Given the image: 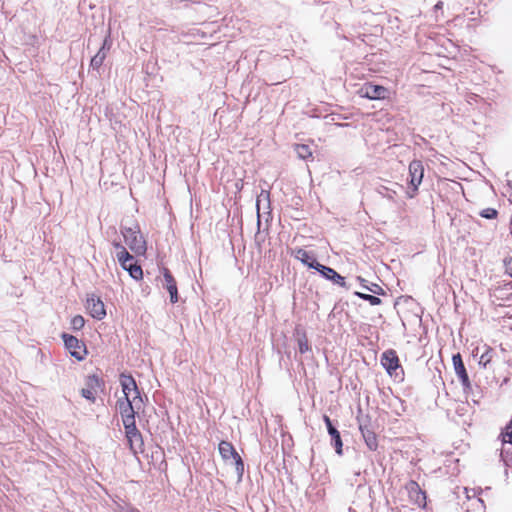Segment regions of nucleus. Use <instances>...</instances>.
<instances>
[{
    "label": "nucleus",
    "mask_w": 512,
    "mask_h": 512,
    "mask_svg": "<svg viewBox=\"0 0 512 512\" xmlns=\"http://www.w3.org/2000/svg\"><path fill=\"white\" fill-rule=\"evenodd\" d=\"M452 361H453L455 373L459 377L462 385L465 388L469 387L470 386V381H469V377H468V374L466 372L464 363L462 361L461 355L459 353L453 355Z\"/></svg>",
    "instance_id": "ddd939ff"
},
{
    "label": "nucleus",
    "mask_w": 512,
    "mask_h": 512,
    "mask_svg": "<svg viewBox=\"0 0 512 512\" xmlns=\"http://www.w3.org/2000/svg\"><path fill=\"white\" fill-rule=\"evenodd\" d=\"M365 288L375 294H380V292L383 291L382 288L376 284H373L371 287L365 286Z\"/></svg>",
    "instance_id": "7c9ffc66"
},
{
    "label": "nucleus",
    "mask_w": 512,
    "mask_h": 512,
    "mask_svg": "<svg viewBox=\"0 0 512 512\" xmlns=\"http://www.w3.org/2000/svg\"><path fill=\"white\" fill-rule=\"evenodd\" d=\"M466 491V496L467 498H471L472 496H475L476 492L474 489H471V490H468L467 488L465 489Z\"/></svg>",
    "instance_id": "2f4dec72"
},
{
    "label": "nucleus",
    "mask_w": 512,
    "mask_h": 512,
    "mask_svg": "<svg viewBox=\"0 0 512 512\" xmlns=\"http://www.w3.org/2000/svg\"><path fill=\"white\" fill-rule=\"evenodd\" d=\"M504 443L512 444V422L506 427L505 432L502 434Z\"/></svg>",
    "instance_id": "c85d7f7f"
},
{
    "label": "nucleus",
    "mask_w": 512,
    "mask_h": 512,
    "mask_svg": "<svg viewBox=\"0 0 512 512\" xmlns=\"http://www.w3.org/2000/svg\"><path fill=\"white\" fill-rule=\"evenodd\" d=\"M355 295L358 296L359 298L363 299V300L368 301L370 303V305H372V306H376V305H380L381 304V299L376 297V296H373V295H370V294L361 293V292H355Z\"/></svg>",
    "instance_id": "412c9836"
},
{
    "label": "nucleus",
    "mask_w": 512,
    "mask_h": 512,
    "mask_svg": "<svg viewBox=\"0 0 512 512\" xmlns=\"http://www.w3.org/2000/svg\"><path fill=\"white\" fill-rule=\"evenodd\" d=\"M381 364L390 375H397L396 371L400 367L399 359L394 350H387L381 356Z\"/></svg>",
    "instance_id": "0eeeda50"
},
{
    "label": "nucleus",
    "mask_w": 512,
    "mask_h": 512,
    "mask_svg": "<svg viewBox=\"0 0 512 512\" xmlns=\"http://www.w3.org/2000/svg\"><path fill=\"white\" fill-rule=\"evenodd\" d=\"M406 489L409 493L410 499L420 507H425L426 505V496L425 493L421 490L420 486L415 481H410Z\"/></svg>",
    "instance_id": "9b49d317"
},
{
    "label": "nucleus",
    "mask_w": 512,
    "mask_h": 512,
    "mask_svg": "<svg viewBox=\"0 0 512 512\" xmlns=\"http://www.w3.org/2000/svg\"><path fill=\"white\" fill-rule=\"evenodd\" d=\"M409 176H410V187L412 188V191L407 192V196L409 198H413L418 190V187L422 183L423 176H424V166L422 161L420 160H413L409 164Z\"/></svg>",
    "instance_id": "f03ea898"
},
{
    "label": "nucleus",
    "mask_w": 512,
    "mask_h": 512,
    "mask_svg": "<svg viewBox=\"0 0 512 512\" xmlns=\"http://www.w3.org/2000/svg\"><path fill=\"white\" fill-rule=\"evenodd\" d=\"M100 388V380L96 375L88 376L85 387L81 389V395L87 400L94 401L95 396Z\"/></svg>",
    "instance_id": "6e6552de"
},
{
    "label": "nucleus",
    "mask_w": 512,
    "mask_h": 512,
    "mask_svg": "<svg viewBox=\"0 0 512 512\" xmlns=\"http://www.w3.org/2000/svg\"><path fill=\"white\" fill-rule=\"evenodd\" d=\"M505 271L512 277V258L504 260Z\"/></svg>",
    "instance_id": "c756f323"
},
{
    "label": "nucleus",
    "mask_w": 512,
    "mask_h": 512,
    "mask_svg": "<svg viewBox=\"0 0 512 512\" xmlns=\"http://www.w3.org/2000/svg\"><path fill=\"white\" fill-rule=\"evenodd\" d=\"M86 309L93 318L98 320L103 319L106 315L103 302L94 294L88 295L86 299Z\"/></svg>",
    "instance_id": "39448f33"
},
{
    "label": "nucleus",
    "mask_w": 512,
    "mask_h": 512,
    "mask_svg": "<svg viewBox=\"0 0 512 512\" xmlns=\"http://www.w3.org/2000/svg\"><path fill=\"white\" fill-rule=\"evenodd\" d=\"M218 450L224 462L234 466L238 479L241 480L244 473V463L233 445L228 441H221Z\"/></svg>",
    "instance_id": "f257e3e1"
},
{
    "label": "nucleus",
    "mask_w": 512,
    "mask_h": 512,
    "mask_svg": "<svg viewBox=\"0 0 512 512\" xmlns=\"http://www.w3.org/2000/svg\"><path fill=\"white\" fill-rule=\"evenodd\" d=\"M298 347L301 354L306 353L309 350L308 341L305 335L298 338Z\"/></svg>",
    "instance_id": "bb28decb"
},
{
    "label": "nucleus",
    "mask_w": 512,
    "mask_h": 512,
    "mask_svg": "<svg viewBox=\"0 0 512 512\" xmlns=\"http://www.w3.org/2000/svg\"><path fill=\"white\" fill-rule=\"evenodd\" d=\"M294 257L301 261L303 264L307 265L310 268H313L316 270L317 264H319L315 257L311 255L309 252L302 248H298L294 251Z\"/></svg>",
    "instance_id": "f3484780"
},
{
    "label": "nucleus",
    "mask_w": 512,
    "mask_h": 512,
    "mask_svg": "<svg viewBox=\"0 0 512 512\" xmlns=\"http://www.w3.org/2000/svg\"><path fill=\"white\" fill-rule=\"evenodd\" d=\"M114 256L118 259L123 270L128 271V251L120 243H114Z\"/></svg>",
    "instance_id": "a211bd4d"
},
{
    "label": "nucleus",
    "mask_w": 512,
    "mask_h": 512,
    "mask_svg": "<svg viewBox=\"0 0 512 512\" xmlns=\"http://www.w3.org/2000/svg\"><path fill=\"white\" fill-rule=\"evenodd\" d=\"M128 378L121 374L120 382L122 386L123 397L119 398L117 402V409L119 410L124 426L125 436L128 437Z\"/></svg>",
    "instance_id": "7ed1b4c3"
},
{
    "label": "nucleus",
    "mask_w": 512,
    "mask_h": 512,
    "mask_svg": "<svg viewBox=\"0 0 512 512\" xmlns=\"http://www.w3.org/2000/svg\"><path fill=\"white\" fill-rule=\"evenodd\" d=\"M163 277H164V281H165L164 286L170 295V301L172 303H176L178 301V290H177L176 281L168 269H164Z\"/></svg>",
    "instance_id": "4468645a"
},
{
    "label": "nucleus",
    "mask_w": 512,
    "mask_h": 512,
    "mask_svg": "<svg viewBox=\"0 0 512 512\" xmlns=\"http://www.w3.org/2000/svg\"><path fill=\"white\" fill-rule=\"evenodd\" d=\"M316 270L326 279L331 280L335 284L345 287L346 282L345 278L338 274L334 269L324 266L322 264H317Z\"/></svg>",
    "instance_id": "f8f14e48"
},
{
    "label": "nucleus",
    "mask_w": 512,
    "mask_h": 512,
    "mask_svg": "<svg viewBox=\"0 0 512 512\" xmlns=\"http://www.w3.org/2000/svg\"><path fill=\"white\" fill-rule=\"evenodd\" d=\"M269 202V193L267 191H262L258 196L256 200V206L257 210H260L262 203H268Z\"/></svg>",
    "instance_id": "a878e982"
},
{
    "label": "nucleus",
    "mask_w": 512,
    "mask_h": 512,
    "mask_svg": "<svg viewBox=\"0 0 512 512\" xmlns=\"http://www.w3.org/2000/svg\"><path fill=\"white\" fill-rule=\"evenodd\" d=\"M131 390H133L135 394L133 401H130V418H133L135 414L138 415L141 412L144 403L143 399L140 396L136 382L130 375V391Z\"/></svg>",
    "instance_id": "9d476101"
},
{
    "label": "nucleus",
    "mask_w": 512,
    "mask_h": 512,
    "mask_svg": "<svg viewBox=\"0 0 512 512\" xmlns=\"http://www.w3.org/2000/svg\"><path fill=\"white\" fill-rule=\"evenodd\" d=\"M295 151L300 159H307L312 156V151L309 146L304 144H298L295 146Z\"/></svg>",
    "instance_id": "aec40b11"
},
{
    "label": "nucleus",
    "mask_w": 512,
    "mask_h": 512,
    "mask_svg": "<svg viewBox=\"0 0 512 512\" xmlns=\"http://www.w3.org/2000/svg\"><path fill=\"white\" fill-rule=\"evenodd\" d=\"M361 97H366L371 100L385 99L388 95V89L381 85L365 84L360 90Z\"/></svg>",
    "instance_id": "423d86ee"
},
{
    "label": "nucleus",
    "mask_w": 512,
    "mask_h": 512,
    "mask_svg": "<svg viewBox=\"0 0 512 512\" xmlns=\"http://www.w3.org/2000/svg\"><path fill=\"white\" fill-rule=\"evenodd\" d=\"M85 320L81 315H76L71 320V326L74 330H80L83 328Z\"/></svg>",
    "instance_id": "393cba45"
},
{
    "label": "nucleus",
    "mask_w": 512,
    "mask_h": 512,
    "mask_svg": "<svg viewBox=\"0 0 512 512\" xmlns=\"http://www.w3.org/2000/svg\"><path fill=\"white\" fill-rule=\"evenodd\" d=\"M65 347L68 349L70 354L77 360H82L86 354V349L83 343H81L76 337L68 334L62 335Z\"/></svg>",
    "instance_id": "20e7f679"
},
{
    "label": "nucleus",
    "mask_w": 512,
    "mask_h": 512,
    "mask_svg": "<svg viewBox=\"0 0 512 512\" xmlns=\"http://www.w3.org/2000/svg\"><path fill=\"white\" fill-rule=\"evenodd\" d=\"M492 360V349L487 348L479 358V365L486 367Z\"/></svg>",
    "instance_id": "b1692460"
},
{
    "label": "nucleus",
    "mask_w": 512,
    "mask_h": 512,
    "mask_svg": "<svg viewBox=\"0 0 512 512\" xmlns=\"http://www.w3.org/2000/svg\"><path fill=\"white\" fill-rule=\"evenodd\" d=\"M146 249V241L140 231H134L130 228V251L136 255H143Z\"/></svg>",
    "instance_id": "1a4fd4ad"
},
{
    "label": "nucleus",
    "mask_w": 512,
    "mask_h": 512,
    "mask_svg": "<svg viewBox=\"0 0 512 512\" xmlns=\"http://www.w3.org/2000/svg\"><path fill=\"white\" fill-rule=\"evenodd\" d=\"M130 277L139 280L143 277V270L140 265L130 263Z\"/></svg>",
    "instance_id": "5701e85b"
},
{
    "label": "nucleus",
    "mask_w": 512,
    "mask_h": 512,
    "mask_svg": "<svg viewBox=\"0 0 512 512\" xmlns=\"http://www.w3.org/2000/svg\"><path fill=\"white\" fill-rule=\"evenodd\" d=\"M497 211L494 208H486L480 212V215L486 219H494L497 216Z\"/></svg>",
    "instance_id": "cd10ccee"
},
{
    "label": "nucleus",
    "mask_w": 512,
    "mask_h": 512,
    "mask_svg": "<svg viewBox=\"0 0 512 512\" xmlns=\"http://www.w3.org/2000/svg\"><path fill=\"white\" fill-rule=\"evenodd\" d=\"M386 197L389 198V199L392 198L391 194H387Z\"/></svg>",
    "instance_id": "473e14b6"
},
{
    "label": "nucleus",
    "mask_w": 512,
    "mask_h": 512,
    "mask_svg": "<svg viewBox=\"0 0 512 512\" xmlns=\"http://www.w3.org/2000/svg\"><path fill=\"white\" fill-rule=\"evenodd\" d=\"M324 421L327 426L328 433L332 438V444L335 447L336 453L342 454V440L339 431L332 425V422L328 416H324Z\"/></svg>",
    "instance_id": "2eb2a0df"
},
{
    "label": "nucleus",
    "mask_w": 512,
    "mask_h": 512,
    "mask_svg": "<svg viewBox=\"0 0 512 512\" xmlns=\"http://www.w3.org/2000/svg\"><path fill=\"white\" fill-rule=\"evenodd\" d=\"M106 44L107 40L104 41L103 46L100 48L97 54L91 59L90 65L93 69H98L102 65L104 59L106 58Z\"/></svg>",
    "instance_id": "6ab92c4d"
},
{
    "label": "nucleus",
    "mask_w": 512,
    "mask_h": 512,
    "mask_svg": "<svg viewBox=\"0 0 512 512\" xmlns=\"http://www.w3.org/2000/svg\"><path fill=\"white\" fill-rule=\"evenodd\" d=\"M130 512H138V511H134V510H131V509H130Z\"/></svg>",
    "instance_id": "72a5a7b5"
},
{
    "label": "nucleus",
    "mask_w": 512,
    "mask_h": 512,
    "mask_svg": "<svg viewBox=\"0 0 512 512\" xmlns=\"http://www.w3.org/2000/svg\"><path fill=\"white\" fill-rule=\"evenodd\" d=\"M359 428H360V431L362 433V436L364 438V441H365L367 447L371 451H375L378 447L376 434L372 430H370L367 427V425L363 424L362 422H360Z\"/></svg>",
    "instance_id": "dca6fc26"
},
{
    "label": "nucleus",
    "mask_w": 512,
    "mask_h": 512,
    "mask_svg": "<svg viewBox=\"0 0 512 512\" xmlns=\"http://www.w3.org/2000/svg\"><path fill=\"white\" fill-rule=\"evenodd\" d=\"M129 433H130V449H133V444L137 441H140L141 442V435L140 433L137 431L136 429V426L133 423H130V430H129Z\"/></svg>",
    "instance_id": "4be33fe9"
}]
</instances>
